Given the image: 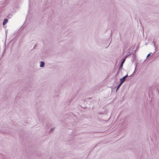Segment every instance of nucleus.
<instances>
[{"label":"nucleus","mask_w":159,"mask_h":159,"mask_svg":"<svg viewBox=\"0 0 159 159\" xmlns=\"http://www.w3.org/2000/svg\"><path fill=\"white\" fill-rule=\"evenodd\" d=\"M152 54L151 53H149V54H148V55H147V57H149V56H150V54Z\"/></svg>","instance_id":"obj_6"},{"label":"nucleus","mask_w":159,"mask_h":159,"mask_svg":"<svg viewBox=\"0 0 159 159\" xmlns=\"http://www.w3.org/2000/svg\"><path fill=\"white\" fill-rule=\"evenodd\" d=\"M5 51H4V52L3 53V54L4 53Z\"/></svg>","instance_id":"obj_9"},{"label":"nucleus","mask_w":159,"mask_h":159,"mask_svg":"<svg viewBox=\"0 0 159 159\" xmlns=\"http://www.w3.org/2000/svg\"><path fill=\"white\" fill-rule=\"evenodd\" d=\"M52 130V129H51L50 130V131H51Z\"/></svg>","instance_id":"obj_7"},{"label":"nucleus","mask_w":159,"mask_h":159,"mask_svg":"<svg viewBox=\"0 0 159 159\" xmlns=\"http://www.w3.org/2000/svg\"><path fill=\"white\" fill-rule=\"evenodd\" d=\"M128 77V75L127 74L125 76H124L122 78L120 79V81L121 83H123L126 80V79Z\"/></svg>","instance_id":"obj_1"},{"label":"nucleus","mask_w":159,"mask_h":159,"mask_svg":"<svg viewBox=\"0 0 159 159\" xmlns=\"http://www.w3.org/2000/svg\"><path fill=\"white\" fill-rule=\"evenodd\" d=\"M122 83H121V82H120V84H119V85H118L117 88H116V91H117V90H118V89L120 88V87L121 86V84H122Z\"/></svg>","instance_id":"obj_5"},{"label":"nucleus","mask_w":159,"mask_h":159,"mask_svg":"<svg viewBox=\"0 0 159 159\" xmlns=\"http://www.w3.org/2000/svg\"><path fill=\"white\" fill-rule=\"evenodd\" d=\"M45 63L43 61H41L40 66L41 67H43L44 66Z\"/></svg>","instance_id":"obj_4"},{"label":"nucleus","mask_w":159,"mask_h":159,"mask_svg":"<svg viewBox=\"0 0 159 159\" xmlns=\"http://www.w3.org/2000/svg\"><path fill=\"white\" fill-rule=\"evenodd\" d=\"M128 56L127 55V56H125L124 57V59H123L122 61V62H121V65H120V68L121 67H122L123 65L124 64V63L125 61L126 58Z\"/></svg>","instance_id":"obj_2"},{"label":"nucleus","mask_w":159,"mask_h":159,"mask_svg":"<svg viewBox=\"0 0 159 159\" xmlns=\"http://www.w3.org/2000/svg\"><path fill=\"white\" fill-rule=\"evenodd\" d=\"M8 21V19H5L3 22L2 25H5L7 22Z\"/></svg>","instance_id":"obj_3"},{"label":"nucleus","mask_w":159,"mask_h":159,"mask_svg":"<svg viewBox=\"0 0 159 159\" xmlns=\"http://www.w3.org/2000/svg\"><path fill=\"white\" fill-rule=\"evenodd\" d=\"M155 46H156V45L154 44V47H155Z\"/></svg>","instance_id":"obj_8"}]
</instances>
